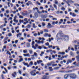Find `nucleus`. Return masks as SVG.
<instances>
[{
    "mask_svg": "<svg viewBox=\"0 0 79 79\" xmlns=\"http://www.w3.org/2000/svg\"><path fill=\"white\" fill-rule=\"evenodd\" d=\"M60 39H64V41H66L67 40L69 39V37L67 35H65L63 33H59L56 35L55 40H57V42H60Z\"/></svg>",
    "mask_w": 79,
    "mask_h": 79,
    "instance_id": "obj_1",
    "label": "nucleus"
},
{
    "mask_svg": "<svg viewBox=\"0 0 79 79\" xmlns=\"http://www.w3.org/2000/svg\"><path fill=\"white\" fill-rule=\"evenodd\" d=\"M63 2H65L66 3H67L68 6H70V5L69 4V3H74V2L71 0H68L67 1V2L65 0H63Z\"/></svg>",
    "mask_w": 79,
    "mask_h": 79,
    "instance_id": "obj_2",
    "label": "nucleus"
},
{
    "mask_svg": "<svg viewBox=\"0 0 79 79\" xmlns=\"http://www.w3.org/2000/svg\"><path fill=\"white\" fill-rule=\"evenodd\" d=\"M35 72H36V70H33L31 71L30 73L31 74V76H34L36 75V74H35Z\"/></svg>",
    "mask_w": 79,
    "mask_h": 79,
    "instance_id": "obj_3",
    "label": "nucleus"
},
{
    "mask_svg": "<svg viewBox=\"0 0 79 79\" xmlns=\"http://www.w3.org/2000/svg\"><path fill=\"white\" fill-rule=\"evenodd\" d=\"M71 72H72V70H69L68 71H64L62 70H60L59 71V73H71Z\"/></svg>",
    "mask_w": 79,
    "mask_h": 79,
    "instance_id": "obj_4",
    "label": "nucleus"
},
{
    "mask_svg": "<svg viewBox=\"0 0 79 79\" xmlns=\"http://www.w3.org/2000/svg\"><path fill=\"white\" fill-rule=\"evenodd\" d=\"M70 77L73 79H75L76 77V75L75 74H70Z\"/></svg>",
    "mask_w": 79,
    "mask_h": 79,
    "instance_id": "obj_5",
    "label": "nucleus"
},
{
    "mask_svg": "<svg viewBox=\"0 0 79 79\" xmlns=\"http://www.w3.org/2000/svg\"><path fill=\"white\" fill-rule=\"evenodd\" d=\"M69 76H70V74H66L64 76V78L65 79H67Z\"/></svg>",
    "mask_w": 79,
    "mask_h": 79,
    "instance_id": "obj_6",
    "label": "nucleus"
},
{
    "mask_svg": "<svg viewBox=\"0 0 79 79\" xmlns=\"http://www.w3.org/2000/svg\"><path fill=\"white\" fill-rule=\"evenodd\" d=\"M55 63V62L54 61H51L50 63L47 64V66H52V64H54Z\"/></svg>",
    "mask_w": 79,
    "mask_h": 79,
    "instance_id": "obj_7",
    "label": "nucleus"
},
{
    "mask_svg": "<svg viewBox=\"0 0 79 79\" xmlns=\"http://www.w3.org/2000/svg\"><path fill=\"white\" fill-rule=\"evenodd\" d=\"M34 44H35V42H34V41H33L32 44V48H34V50H36V48H35V47L34 45Z\"/></svg>",
    "mask_w": 79,
    "mask_h": 79,
    "instance_id": "obj_8",
    "label": "nucleus"
},
{
    "mask_svg": "<svg viewBox=\"0 0 79 79\" xmlns=\"http://www.w3.org/2000/svg\"><path fill=\"white\" fill-rule=\"evenodd\" d=\"M23 64H24V66H27V68H29L30 67V65H29L28 63H25V62H23Z\"/></svg>",
    "mask_w": 79,
    "mask_h": 79,
    "instance_id": "obj_9",
    "label": "nucleus"
},
{
    "mask_svg": "<svg viewBox=\"0 0 79 79\" xmlns=\"http://www.w3.org/2000/svg\"><path fill=\"white\" fill-rule=\"evenodd\" d=\"M16 35L17 37H20V36L22 35V33H19L18 34H17Z\"/></svg>",
    "mask_w": 79,
    "mask_h": 79,
    "instance_id": "obj_10",
    "label": "nucleus"
},
{
    "mask_svg": "<svg viewBox=\"0 0 79 79\" xmlns=\"http://www.w3.org/2000/svg\"><path fill=\"white\" fill-rule=\"evenodd\" d=\"M35 31H32V34H33L34 36L35 37H36V36L37 35V33H35Z\"/></svg>",
    "mask_w": 79,
    "mask_h": 79,
    "instance_id": "obj_11",
    "label": "nucleus"
},
{
    "mask_svg": "<svg viewBox=\"0 0 79 79\" xmlns=\"http://www.w3.org/2000/svg\"><path fill=\"white\" fill-rule=\"evenodd\" d=\"M48 79V77L46 75H44L43 77L42 78V79Z\"/></svg>",
    "mask_w": 79,
    "mask_h": 79,
    "instance_id": "obj_12",
    "label": "nucleus"
},
{
    "mask_svg": "<svg viewBox=\"0 0 79 79\" xmlns=\"http://www.w3.org/2000/svg\"><path fill=\"white\" fill-rule=\"evenodd\" d=\"M23 56H27V57H30V54L29 53H27V54H23Z\"/></svg>",
    "mask_w": 79,
    "mask_h": 79,
    "instance_id": "obj_13",
    "label": "nucleus"
},
{
    "mask_svg": "<svg viewBox=\"0 0 79 79\" xmlns=\"http://www.w3.org/2000/svg\"><path fill=\"white\" fill-rule=\"evenodd\" d=\"M58 54H59V55H64V54H65V52H60L58 53Z\"/></svg>",
    "mask_w": 79,
    "mask_h": 79,
    "instance_id": "obj_14",
    "label": "nucleus"
},
{
    "mask_svg": "<svg viewBox=\"0 0 79 79\" xmlns=\"http://www.w3.org/2000/svg\"><path fill=\"white\" fill-rule=\"evenodd\" d=\"M37 63H38V64H40V63H42V60H37Z\"/></svg>",
    "mask_w": 79,
    "mask_h": 79,
    "instance_id": "obj_15",
    "label": "nucleus"
},
{
    "mask_svg": "<svg viewBox=\"0 0 79 79\" xmlns=\"http://www.w3.org/2000/svg\"><path fill=\"white\" fill-rule=\"evenodd\" d=\"M34 15L35 18H38V16H39L38 14H37V12H35V13Z\"/></svg>",
    "mask_w": 79,
    "mask_h": 79,
    "instance_id": "obj_16",
    "label": "nucleus"
},
{
    "mask_svg": "<svg viewBox=\"0 0 79 79\" xmlns=\"http://www.w3.org/2000/svg\"><path fill=\"white\" fill-rule=\"evenodd\" d=\"M51 26V24L50 23H48V25L47 26V28H50V27Z\"/></svg>",
    "mask_w": 79,
    "mask_h": 79,
    "instance_id": "obj_17",
    "label": "nucleus"
},
{
    "mask_svg": "<svg viewBox=\"0 0 79 79\" xmlns=\"http://www.w3.org/2000/svg\"><path fill=\"white\" fill-rule=\"evenodd\" d=\"M32 26L31 25L28 24L26 26V27H27V28H28V29H30V28Z\"/></svg>",
    "mask_w": 79,
    "mask_h": 79,
    "instance_id": "obj_18",
    "label": "nucleus"
},
{
    "mask_svg": "<svg viewBox=\"0 0 79 79\" xmlns=\"http://www.w3.org/2000/svg\"><path fill=\"white\" fill-rule=\"evenodd\" d=\"M48 34L47 33H45L44 35V37H48Z\"/></svg>",
    "mask_w": 79,
    "mask_h": 79,
    "instance_id": "obj_19",
    "label": "nucleus"
},
{
    "mask_svg": "<svg viewBox=\"0 0 79 79\" xmlns=\"http://www.w3.org/2000/svg\"><path fill=\"white\" fill-rule=\"evenodd\" d=\"M35 41L36 43H37L38 44H40V43H41V41L40 40L38 41L37 40H35Z\"/></svg>",
    "mask_w": 79,
    "mask_h": 79,
    "instance_id": "obj_20",
    "label": "nucleus"
},
{
    "mask_svg": "<svg viewBox=\"0 0 79 79\" xmlns=\"http://www.w3.org/2000/svg\"><path fill=\"white\" fill-rule=\"evenodd\" d=\"M33 27L35 29V28H36L37 27V26H35V25L34 23H33Z\"/></svg>",
    "mask_w": 79,
    "mask_h": 79,
    "instance_id": "obj_21",
    "label": "nucleus"
},
{
    "mask_svg": "<svg viewBox=\"0 0 79 79\" xmlns=\"http://www.w3.org/2000/svg\"><path fill=\"white\" fill-rule=\"evenodd\" d=\"M34 64H33V62L32 61H31L30 62L29 65H30V66H32V65H33Z\"/></svg>",
    "mask_w": 79,
    "mask_h": 79,
    "instance_id": "obj_22",
    "label": "nucleus"
},
{
    "mask_svg": "<svg viewBox=\"0 0 79 79\" xmlns=\"http://www.w3.org/2000/svg\"><path fill=\"white\" fill-rule=\"evenodd\" d=\"M33 54L36 57H37V56H38V54H37V53L35 52H34Z\"/></svg>",
    "mask_w": 79,
    "mask_h": 79,
    "instance_id": "obj_23",
    "label": "nucleus"
},
{
    "mask_svg": "<svg viewBox=\"0 0 79 79\" xmlns=\"http://www.w3.org/2000/svg\"><path fill=\"white\" fill-rule=\"evenodd\" d=\"M22 61H23V59L21 58L19 59L18 62L19 63V62H22Z\"/></svg>",
    "mask_w": 79,
    "mask_h": 79,
    "instance_id": "obj_24",
    "label": "nucleus"
},
{
    "mask_svg": "<svg viewBox=\"0 0 79 79\" xmlns=\"http://www.w3.org/2000/svg\"><path fill=\"white\" fill-rule=\"evenodd\" d=\"M52 52V50L49 49V50H47L46 51V52H47V53H49V52Z\"/></svg>",
    "mask_w": 79,
    "mask_h": 79,
    "instance_id": "obj_25",
    "label": "nucleus"
},
{
    "mask_svg": "<svg viewBox=\"0 0 79 79\" xmlns=\"http://www.w3.org/2000/svg\"><path fill=\"white\" fill-rule=\"evenodd\" d=\"M49 69L50 71H53V69H52V67H50L49 68Z\"/></svg>",
    "mask_w": 79,
    "mask_h": 79,
    "instance_id": "obj_26",
    "label": "nucleus"
},
{
    "mask_svg": "<svg viewBox=\"0 0 79 79\" xmlns=\"http://www.w3.org/2000/svg\"><path fill=\"white\" fill-rule=\"evenodd\" d=\"M55 47H56V49L57 50L59 51V50H60V49L59 48V46H55Z\"/></svg>",
    "mask_w": 79,
    "mask_h": 79,
    "instance_id": "obj_27",
    "label": "nucleus"
},
{
    "mask_svg": "<svg viewBox=\"0 0 79 79\" xmlns=\"http://www.w3.org/2000/svg\"><path fill=\"white\" fill-rule=\"evenodd\" d=\"M43 54H44V52H41V53L40 54V56H43Z\"/></svg>",
    "mask_w": 79,
    "mask_h": 79,
    "instance_id": "obj_28",
    "label": "nucleus"
},
{
    "mask_svg": "<svg viewBox=\"0 0 79 79\" xmlns=\"http://www.w3.org/2000/svg\"><path fill=\"white\" fill-rule=\"evenodd\" d=\"M23 52L24 53H27V50H26V49L23 50Z\"/></svg>",
    "mask_w": 79,
    "mask_h": 79,
    "instance_id": "obj_29",
    "label": "nucleus"
},
{
    "mask_svg": "<svg viewBox=\"0 0 79 79\" xmlns=\"http://www.w3.org/2000/svg\"><path fill=\"white\" fill-rule=\"evenodd\" d=\"M44 32H48V30L46 29H44Z\"/></svg>",
    "mask_w": 79,
    "mask_h": 79,
    "instance_id": "obj_30",
    "label": "nucleus"
},
{
    "mask_svg": "<svg viewBox=\"0 0 79 79\" xmlns=\"http://www.w3.org/2000/svg\"><path fill=\"white\" fill-rule=\"evenodd\" d=\"M27 47H30V44L29 43H27Z\"/></svg>",
    "mask_w": 79,
    "mask_h": 79,
    "instance_id": "obj_31",
    "label": "nucleus"
},
{
    "mask_svg": "<svg viewBox=\"0 0 79 79\" xmlns=\"http://www.w3.org/2000/svg\"><path fill=\"white\" fill-rule=\"evenodd\" d=\"M51 40H53V38H51V39L50 38L49 39V42H51Z\"/></svg>",
    "mask_w": 79,
    "mask_h": 79,
    "instance_id": "obj_32",
    "label": "nucleus"
},
{
    "mask_svg": "<svg viewBox=\"0 0 79 79\" xmlns=\"http://www.w3.org/2000/svg\"><path fill=\"white\" fill-rule=\"evenodd\" d=\"M53 6L56 10H57V7L56 6V5H55V4H54Z\"/></svg>",
    "mask_w": 79,
    "mask_h": 79,
    "instance_id": "obj_33",
    "label": "nucleus"
},
{
    "mask_svg": "<svg viewBox=\"0 0 79 79\" xmlns=\"http://www.w3.org/2000/svg\"><path fill=\"white\" fill-rule=\"evenodd\" d=\"M29 52L30 54H32L33 51L32 50H29Z\"/></svg>",
    "mask_w": 79,
    "mask_h": 79,
    "instance_id": "obj_34",
    "label": "nucleus"
},
{
    "mask_svg": "<svg viewBox=\"0 0 79 79\" xmlns=\"http://www.w3.org/2000/svg\"><path fill=\"white\" fill-rule=\"evenodd\" d=\"M59 68H60V67H58L55 68H54V70H57V69H59Z\"/></svg>",
    "mask_w": 79,
    "mask_h": 79,
    "instance_id": "obj_35",
    "label": "nucleus"
},
{
    "mask_svg": "<svg viewBox=\"0 0 79 79\" xmlns=\"http://www.w3.org/2000/svg\"><path fill=\"white\" fill-rule=\"evenodd\" d=\"M24 21L27 22V23H28V21H27V18H25L24 19Z\"/></svg>",
    "mask_w": 79,
    "mask_h": 79,
    "instance_id": "obj_36",
    "label": "nucleus"
},
{
    "mask_svg": "<svg viewBox=\"0 0 79 79\" xmlns=\"http://www.w3.org/2000/svg\"><path fill=\"white\" fill-rule=\"evenodd\" d=\"M24 22V20H21V19H20L19 20V23L21 24V23H23V22Z\"/></svg>",
    "mask_w": 79,
    "mask_h": 79,
    "instance_id": "obj_37",
    "label": "nucleus"
},
{
    "mask_svg": "<svg viewBox=\"0 0 79 79\" xmlns=\"http://www.w3.org/2000/svg\"><path fill=\"white\" fill-rule=\"evenodd\" d=\"M48 17V16L47 15H44V17L43 18H47V17Z\"/></svg>",
    "mask_w": 79,
    "mask_h": 79,
    "instance_id": "obj_38",
    "label": "nucleus"
},
{
    "mask_svg": "<svg viewBox=\"0 0 79 79\" xmlns=\"http://www.w3.org/2000/svg\"><path fill=\"white\" fill-rule=\"evenodd\" d=\"M36 4H37L38 5H41V4H40V3L39 2L37 1L36 2Z\"/></svg>",
    "mask_w": 79,
    "mask_h": 79,
    "instance_id": "obj_39",
    "label": "nucleus"
},
{
    "mask_svg": "<svg viewBox=\"0 0 79 79\" xmlns=\"http://www.w3.org/2000/svg\"><path fill=\"white\" fill-rule=\"evenodd\" d=\"M77 45H74L75 49L76 50H76H77Z\"/></svg>",
    "mask_w": 79,
    "mask_h": 79,
    "instance_id": "obj_40",
    "label": "nucleus"
},
{
    "mask_svg": "<svg viewBox=\"0 0 79 79\" xmlns=\"http://www.w3.org/2000/svg\"><path fill=\"white\" fill-rule=\"evenodd\" d=\"M14 22H15V23H18V20H16V19H14Z\"/></svg>",
    "mask_w": 79,
    "mask_h": 79,
    "instance_id": "obj_41",
    "label": "nucleus"
},
{
    "mask_svg": "<svg viewBox=\"0 0 79 79\" xmlns=\"http://www.w3.org/2000/svg\"><path fill=\"white\" fill-rule=\"evenodd\" d=\"M54 3H55V4H56V5H58V2L57 1H55Z\"/></svg>",
    "mask_w": 79,
    "mask_h": 79,
    "instance_id": "obj_42",
    "label": "nucleus"
},
{
    "mask_svg": "<svg viewBox=\"0 0 79 79\" xmlns=\"http://www.w3.org/2000/svg\"><path fill=\"white\" fill-rule=\"evenodd\" d=\"M38 48L40 49V50H41L42 49V47L40 46H39L38 47Z\"/></svg>",
    "mask_w": 79,
    "mask_h": 79,
    "instance_id": "obj_43",
    "label": "nucleus"
},
{
    "mask_svg": "<svg viewBox=\"0 0 79 79\" xmlns=\"http://www.w3.org/2000/svg\"><path fill=\"white\" fill-rule=\"evenodd\" d=\"M61 10H63V11H64L65 10V9L64 7H62L61 8Z\"/></svg>",
    "mask_w": 79,
    "mask_h": 79,
    "instance_id": "obj_44",
    "label": "nucleus"
},
{
    "mask_svg": "<svg viewBox=\"0 0 79 79\" xmlns=\"http://www.w3.org/2000/svg\"><path fill=\"white\" fill-rule=\"evenodd\" d=\"M41 18H44V15L43 14H41L40 15Z\"/></svg>",
    "mask_w": 79,
    "mask_h": 79,
    "instance_id": "obj_45",
    "label": "nucleus"
},
{
    "mask_svg": "<svg viewBox=\"0 0 79 79\" xmlns=\"http://www.w3.org/2000/svg\"><path fill=\"white\" fill-rule=\"evenodd\" d=\"M76 15L74 13H73L72 14V16H73V17H75V16H76Z\"/></svg>",
    "mask_w": 79,
    "mask_h": 79,
    "instance_id": "obj_46",
    "label": "nucleus"
},
{
    "mask_svg": "<svg viewBox=\"0 0 79 79\" xmlns=\"http://www.w3.org/2000/svg\"><path fill=\"white\" fill-rule=\"evenodd\" d=\"M28 3L29 5H32V3L30 1H28Z\"/></svg>",
    "mask_w": 79,
    "mask_h": 79,
    "instance_id": "obj_47",
    "label": "nucleus"
},
{
    "mask_svg": "<svg viewBox=\"0 0 79 79\" xmlns=\"http://www.w3.org/2000/svg\"><path fill=\"white\" fill-rule=\"evenodd\" d=\"M1 77L2 79H5V78L4 77V75H3V74H2L1 75Z\"/></svg>",
    "mask_w": 79,
    "mask_h": 79,
    "instance_id": "obj_48",
    "label": "nucleus"
},
{
    "mask_svg": "<svg viewBox=\"0 0 79 79\" xmlns=\"http://www.w3.org/2000/svg\"><path fill=\"white\" fill-rule=\"evenodd\" d=\"M67 61H68V62L71 63H72V60H68Z\"/></svg>",
    "mask_w": 79,
    "mask_h": 79,
    "instance_id": "obj_49",
    "label": "nucleus"
},
{
    "mask_svg": "<svg viewBox=\"0 0 79 79\" xmlns=\"http://www.w3.org/2000/svg\"><path fill=\"white\" fill-rule=\"evenodd\" d=\"M19 18H20L21 19H23V18L24 17L22 15H19Z\"/></svg>",
    "mask_w": 79,
    "mask_h": 79,
    "instance_id": "obj_50",
    "label": "nucleus"
},
{
    "mask_svg": "<svg viewBox=\"0 0 79 79\" xmlns=\"http://www.w3.org/2000/svg\"><path fill=\"white\" fill-rule=\"evenodd\" d=\"M42 25L43 27L45 26V23H42Z\"/></svg>",
    "mask_w": 79,
    "mask_h": 79,
    "instance_id": "obj_51",
    "label": "nucleus"
},
{
    "mask_svg": "<svg viewBox=\"0 0 79 79\" xmlns=\"http://www.w3.org/2000/svg\"><path fill=\"white\" fill-rule=\"evenodd\" d=\"M37 13H39L40 14H42V12H40L39 10H37Z\"/></svg>",
    "mask_w": 79,
    "mask_h": 79,
    "instance_id": "obj_52",
    "label": "nucleus"
},
{
    "mask_svg": "<svg viewBox=\"0 0 79 79\" xmlns=\"http://www.w3.org/2000/svg\"><path fill=\"white\" fill-rule=\"evenodd\" d=\"M33 10H38V8L37 7H35L34 8H33Z\"/></svg>",
    "mask_w": 79,
    "mask_h": 79,
    "instance_id": "obj_53",
    "label": "nucleus"
},
{
    "mask_svg": "<svg viewBox=\"0 0 79 79\" xmlns=\"http://www.w3.org/2000/svg\"><path fill=\"white\" fill-rule=\"evenodd\" d=\"M12 36V34L11 33H9L8 34L9 37H11V36Z\"/></svg>",
    "mask_w": 79,
    "mask_h": 79,
    "instance_id": "obj_54",
    "label": "nucleus"
},
{
    "mask_svg": "<svg viewBox=\"0 0 79 79\" xmlns=\"http://www.w3.org/2000/svg\"><path fill=\"white\" fill-rule=\"evenodd\" d=\"M45 45L47 46H49V43L48 42H47V43L45 44Z\"/></svg>",
    "mask_w": 79,
    "mask_h": 79,
    "instance_id": "obj_55",
    "label": "nucleus"
},
{
    "mask_svg": "<svg viewBox=\"0 0 79 79\" xmlns=\"http://www.w3.org/2000/svg\"><path fill=\"white\" fill-rule=\"evenodd\" d=\"M77 58V60L79 61V55H78V56H76Z\"/></svg>",
    "mask_w": 79,
    "mask_h": 79,
    "instance_id": "obj_56",
    "label": "nucleus"
},
{
    "mask_svg": "<svg viewBox=\"0 0 79 79\" xmlns=\"http://www.w3.org/2000/svg\"><path fill=\"white\" fill-rule=\"evenodd\" d=\"M57 64H52V66H57Z\"/></svg>",
    "mask_w": 79,
    "mask_h": 79,
    "instance_id": "obj_57",
    "label": "nucleus"
},
{
    "mask_svg": "<svg viewBox=\"0 0 79 79\" xmlns=\"http://www.w3.org/2000/svg\"><path fill=\"white\" fill-rule=\"evenodd\" d=\"M47 22H48V21H50V19H46L45 20Z\"/></svg>",
    "mask_w": 79,
    "mask_h": 79,
    "instance_id": "obj_58",
    "label": "nucleus"
},
{
    "mask_svg": "<svg viewBox=\"0 0 79 79\" xmlns=\"http://www.w3.org/2000/svg\"><path fill=\"white\" fill-rule=\"evenodd\" d=\"M19 39L20 40H24V38H23V37H21L20 38H19Z\"/></svg>",
    "mask_w": 79,
    "mask_h": 79,
    "instance_id": "obj_59",
    "label": "nucleus"
},
{
    "mask_svg": "<svg viewBox=\"0 0 79 79\" xmlns=\"http://www.w3.org/2000/svg\"><path fill=\"white\" fill-rule=\"evenodd\" d=\"M8 39V37H6L4 38V40H6L7 39Z\"/></svg>",
    "mask_w": 79,
    "mask_h": 79,
    "instance_id": "obj_60",
    "label": "nucleus"
},
{
    "mask_svg": "<svg viewBox=\"0 0 79 79\" xmlns=\"http://www.w3.org/2000/svg\"><path fill=\"white\" fill-rule=\"evenodd\" d=\"M19 73L20 74H21V71L20 70H19Z\"/></svg>",
    "mask_w": 79,
    "mask_h": 79,
    "instance_id": "obj_61",
    "label": "nucleus"
},
{
    "mask_svg": "<svg viewBox=\"0 0 79 79\" xmlns=\"http://www.w3.org/2000/svg\"><path fill=\"white\" fill-rule=\"evenodd\" d=\"M52 47H53V46H52V45H51L50 46L49 45L48 48H52Z\"/></svg>",
    "mask_w": 79,
    "mask_h": 79,
    "instance_id": "obj_62",
    "label": "nucleus"
},
{
    "mask_svg": "<svg viewBox=\"0 0 79 79\" xmlns=\"http://www.w3.org/2000/svg\"><path fill=\"white\" fill-rule=\"evenodd\" d=\"M74 11L75 13H78V10H75Z\"/></svg>",
    "mask_w": 79,
    "mask_h": 79,
    "instance_id": "obj_63",
    "label": "nucleus"
},
{
    "mask_svg": "<svg viewBox=\"0 0 79 79\" xmlns=\"http://www.w3.org/2000/svg\"><path fill=\"white\" fill-rule=\"evenodd\" d=\"M1 10L2 11H5V9H4V8H2L1 9Z\"/></svg>",
    "mask_w": 79,
    "mask_h": 79,
    "instance_id": "obj_64",
    "label": "nucleus"
}]
</instances>
